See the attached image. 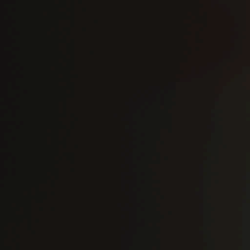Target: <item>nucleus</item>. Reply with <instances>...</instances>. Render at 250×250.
Returning <instances> with one entry per match:
<instances>
[{
  "label": "nucleus",
  "instance_id": "nucleus-2",
  "mask_svg": "<svg viewBox=\"0 0 250 250\" xmlns=\"http://www.w3.org/2000/svg\"><path fill=\"white\" fill-rule=\"evenodd\" d=\"M12 241L14 243H16V245H17V248H18V249H19V247H20V245H19V242H17V239H15V238H13L12 239Z\"/></svg>",
  "mask_w": 250,
  "mask_h": 250
},
{
  "label": "nucleus",
  "instance_id": "nucleus-3",
  "mask_svg": "<svg viewBox=\"0 0 250 250\" xmlns=\"http://www.w3.org/2000/svg\"><path fill=\"white\" fill-rule=\"evenodd\" d=\"M13 234L16 235L18 237H19V235H18L17 232V230L15 227L13 228Z\"/></svg>",
  "mask_w": 250,
  "mask_h": 250
},
{
  "label": "nucleus",
  "instance_id": "nucleus-1",
  "mask_svg": "<svg viewBox=\"0 0 250 250\" xmlns=\"http://www.w3.org/2000/svg\"><path fill=\"white\" fill-rule=\"evenodd\" d=\"M12 221H15L16 220V218L17 217V215L16 214L15 210H14L13 208H12Z\"/></svg>",
  "mask_w": 250,
  "mask_h": 250
},
{
  "label": "nucleus",
  "instance_id": "nucleus-4",
  "mask_svg": "<svg viewBox=\"0 0 250 250\" xmlns=\"http://www.w3.org/2000/svg\"><path fill=\"white\" fill-rule=\"evenodd\" d=\"M10 250H13V247H10Z\"/></svg>",
  "mask_w": 250,
  "mask_h": 250
}]
</instances>
